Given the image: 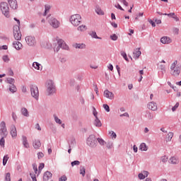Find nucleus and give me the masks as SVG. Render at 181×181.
I'll return each mask as SVG.
<instances>
[{
  "label": "nucleus",
  "mask_w": 181,
  "mask_h": 181,
  "mask_svg": "<svg viewBox=\"0 0 181 181\" xmlns=\"http://www.w3.org/2000/svg\"><path fill=\"white\" fill-rule=\"evenodd\" d=\"M46 88L48 95H52L56 93V84L52 80H48L46 82Z\"/></svg>",
  "instance_id": "1"
},
{
  "label": "nucleus",
  "mask_w": 181,
  "mask_h": 181,
  "mask_svg": "<svg viewBox=\"0 0 181 181\" xmlns=\"http://www.w3.org/2000/svg\"><path fill=\"white\" fill-rule=\"evenodd\" d=\"M47 21L48 23L54 29H57L60 26V22L56 19V18L49 15L47 17Z\"/></svg>",
  "instance_id": "2"
},
{
  "label": "nucleus",
  "mask_w": 181,
  "mask_h": 181,
  "mask_svg": "<svg viewBox=\"0 0 181 181\" xmlns=\"http://www.w3.org/2000/svg\"><path fill=\"white\" fill-rule=\"evenodd\" d=\"M69 21L73 26H78L81 23V16L80 14H74L70 17Z\"/></svg>",
  "instance_id": "3"
},
{
  "label": "nucleus",
  "mask_w": 181,
  "mask_h": 181,
  "mask_svg": "<svg viewBox=\"0 0 181 181\" xmlns=\"http://www.w3.org/2000/svg\"><path fill=\"white\" fill-rule=\"evenodd\" d=\"M88 146L90 148H95L97 146V139L94 134H90L86 141Z\"/></svg>",
  "instance_id": "4"
},
{
  "label": "nucleus",
  "mask_w": 181,
  "mask_h": 181,
  "mask_svg": "<svg viewBox=\"0 0 181 181\" xmlns=\"http://www.w3.org/2000/svg\"><path fill=\"white\" fill-rule=\"evenodd\" d=\"M0 9H1L3 15H4V16H6V18H9V16H10L9 6L8 5V3H6V2L0 3Z\"/></svg>",
  "instance_id": "5"
},
{
  "label": "nucleus",
  "mask_w": 181,
  "mask_h": 181,
  "mask_svg": "<svg viewBox=\"0 0 181 181\" xmlns=\"http://www.w3.org/2000/svg\"><path fill=\"white\" fill-rule=\"evenodd\" d=\"M30 93L32 97L37 101V100H39V88L36 85L30 86Z\"/></svg>",
  "instance_id": "6"
},
{
  "label": "nucleus",
  "mask_w": 181,
  "mask_h": 181,
  "mask_svg": "<svg viewBox=\"0 0 181 181\" xmlns=\"http://www.w3.org/2000/svg\"><path fill=\"white\" fill-rule=\"evenodd\" d=\"M13 36L16 40H21L22 39V33H21V28L18 25L13 26Z\"/></svg>",
  "instance_id": "7"
},
{
  "label": "nucleus",
  "mask_w": 181,
  "mask_h": 181,
  "mask_svg": "<svg viewBox=\"0 0 181 181\" xmlns=\"http://www.w3.org/2000/svg\"><path fill=\"white\" fill-rule=\"evenodd\" d=\"M25 42L28 46H35L36 45V38L32 35L27 36L25 37Z\"/></svg>",
  "instance_id": "8"
},
{
  "label": "nucleus",
  "mask_w": 181,
  "mask_h": 181,
  "mask_svg": "<svg viewBox=\"0 0 181 181\" xmlns=\"http://www.w3.org/2000/svg\"><path fill=\"white\" fill-rule=\"evenodd\" d=\"M0 132H1V135H4V136L8 135L6 124L4 121L0 123Z\"/></svg>",
  "instance_id": "9"
},
{
  "label": "nucleus",
  "mask_w": 181,
  "mask_h": 181,
  "mask_svg": "<svg viewBox=\"0 0 181 181\" xmlns=\"http://www.w3.org/2000/svg\"><path fill=\"white\" fill-rule=\"evenodd\" d=\"M104 97L105 98H108V100H114L115 95L112 93V92L105 90L103 93Z\"/></svg>",
  "instance_id": "10"
},
{
  "label": "nucleus",
  "mask_w": 181,
  "mask_h": 181,
  "mask_svg": "<svg viewBox=\"0 0 181 181\" xmlns=\"http://www.w3.org/2000/svg\"><path fill=\"white\" fill-rule=\"evenodd\" d=\"M58 46L61 47V49H63L64 50H69V46L66 45V42L64 40L60 39L57 41Z\"/></svg>",
  "instance_id": "11"
},
{
  "label": "nucleus",
  "mask_w": 181,
  "mask_h": 181,
  "mask_svg": "<svg viewBox=\"0 0 181 181\" xmlns=\"http://www.w3.org/2000/svg\"><path fill=\"white\" fill-rule=\"evenodd\" d=\"M147 107L151 111H158V105L153 101L148 103Z\"/></svg>",
  "instance_id": "12"
},
{
  "label": "nucleus",
  "mask_w": 181,
  "mask_h": 181,
  "mask_svg": "<svg viewBox=\"0 0 181 181\" xmlns=\"http://www.w3.org/2000/svg\"><path fill=\"white\" fill-rule=\"evenodd\" d=\"M180 66H177L175 69H173V71H170L171 76H173L174 77H178L179 74H180Z\"/></svg>",
  "instance_id": "13"
},
{
  "label": "nucleus",
  "mask_w": 181,
  "mask_h": 181,
  "mask_svg": "<svg viewBox=\"0 0 181 181\" xmlns=\"http://www.w3.org/2000/svg\"><path fill=\"white\" fill-rule=\"evenodd\" d=\"M8 5L11 9H18V1L16 0H7Z\"/></svg>",
  "instance_id": "14"
},
{
  "label": "nucleus",
  "mask_w": 181,
  "mask_h": 181,
  "mask_svg": "<svg viewBox=\"0 0 181 181\" xmlns=\"http://www.w3.org/2000/svg\"><path fill=\"white\" fill-rule=\"evenodd\" d=\"M10 134H11L12 138H16V136H18V132L16 131V127L14 124L11 126Z\"/></svg>",
  "instance_id": "15"
},
{
  "label": "nucleus",
  "mask_w": 181,
  "mask_h": 181,
  "mask_svg": "<svg viewBox=\"0 0 181 181\" xmlns=\"http://www.w3.org/2000/svg\"><path fill=\"white\" fill-rule=\"evenodd\" d=\"M72 47H74V49H86V45L84 43H74L72 45Z\"/></svg>",
  "instance_id": "16"
},
{
  "label": "nucleus",
  "mask_w": 181,
  "mask_h": 181,
  "mask_svg": "<svg viewBox=\"0 0 181 181\" xmlns=\"http://www.w3.org/2000/svg\"><path fill=\"white\" fill-rule=\"evenodd\" d=\"M13 47H15L16 50H22V47H23V45L19 41H14L13 42Z\"/></svg>",
  "instance_id": "17"
},
{
  "label": "nucleus",
  "mask_w": 181,
  "mask_h": 181,
  "mask_svg": "<svg viewBox=\"0 0 181 181\" xmlns=\"http://www.w3.org/2000/svg\"><path fill=\"white\" fill-rule=\"evenodd\" d=\"M22 142L23 146L25 147L27 149H29V148H30L29 142L28 141V137H26L25 136H22Z\"/></svg>",
  "instance_id": "18"
},
{
  "label": "nucleus",
  "mask_w": 181,
  "mask_h": 181,
  "mask_svg": "<svg viewBox=\"0 0 181 181\" xmlns=\"http://www.w3.org/2000/svg\"><path fill=\"white\" fill-rule=\"evenodd\" d=\"M160 42L163 43V45H169V43H172V40L169 37H162Z\"/></svg>",
  "instance_id": "19"
},
{
  "label": "nucleus",
  "mask_w": 181,
  "mask_h": 181,
  "mask_svg": "<svg viewBox=\"0 0 181 181\" xmlns=\"http://www.w3.org/2000/svg\"><path fill=\"white\" fill-rule=\"evenodd\" d=\"M52 176V173L46 171L43 175V181H48Z\"/></svg>",
  "instance_id": "20"
},
{
  "label": "nucleus",
  "mask_w": 181,
  "mask_h": 181,
  "mask_svg": "<svg viewBox=\"0 0 181 181\" xmlns=\"http://www.w3.org/2000/svg\"><path fill=\"white\" fill-rule=\"evenodd\" d=\"M33 146L35 149H39L40 146H42V143H40V140H34L33 142Z\"/></svg>",
  "instance_id": "21"
},
{
  "label": "nucleus",
  "mask_w": 181,
  "mask_h": 181,
  "mask_svg": "<svg viewBox=\"0 0 181 181\" xmlns=\"http://www.w3.org/2000/svg\"><path fill=\"white\" fill-rule=\"evenodd\" d=\"M142 54L139 48H136L134 52V59H139V56Z\"/></svg>",
  "instance_id": "22"
},
{
  "label": "nucleus",
  "mask_w": 181,
  "mask_h": 181,
  "mask_svg": "<svg viewBox=\"0 0 181 181\" xmlns=\"http://www.w3.org/2000/svg\"><path fill=\"white\" fill-rule=\"evenodd\" d=\"M139 151H141V152H146L148 151V146H146V144L141 143L139 147Z\"/></svg>",
  "instance_id": "23"
},
{
  "label": "nucleus",
  "mask_w": 181,
  "mask_h": 181,
  "mask_svg": "<svg viewBox=\"0 0 181 181\" xmlns=\"http://www.w3.org/2000/svg\"><path fill=\"white\" fill-rule=\"evenodd\" d=\"M95 11L98 15H101V16L104 15V12L101 9V7L100 6H96Z\"/></svg>",
  "instance_id": "24"
},
{
  "label": "nucleus",
  "mask_w": 181,
  "mask_h": 181,
  "mask_svg": "<svg viewBox=\"0 0 181 181\" xmlns=\"http://www.w3.org/2000/svg\"><path fill=\"white\" fill-rule=\"evenodd\" d=\"M172 138H173V132H169L165 136L166 142H170Z\"/></svg>",
  "instance_id": "25"
},
{
  "label": "nucleus",
  "mask_w": 181,
  "mask_h": 181,
  "mask_svg": "<svg viewBox=\"0 0 181 181\" xmlns=\"http://www.w3.org/2000/svg\"><path fill=\"white\" fill-rule=\"evenodd\" d=\"M53 117H54V122H56V124H58L59 125H62V119H60L59 118V117H57V115L54 114Z\"/></svg>",
  "instance_id": "26"
},
{
  "label": "nucleus",
  "mask_w": 181,
  "mask_h": 181,
  "mask_svg": "<svg viewBox=\"0 0 181 181\" xmlns=\"http://www.w3.org/2000/svg\"><path fill=\"white\" fill-rule=\"evenodd\" d=\"M8 90L13 94L16 93V91H18V88H16V86L13 84H11V85L9 86V89Z\"/></svg>",
  "instance_id": "27"
},
{
  "label": "nucleus",
  "mask_w": 181,
  "mask_h": 181,
  "mask_svg": "<svg viewBox=\"0 0 181 181\" xmlns=\"http://www.w3.org/2000/svg\"><path fill=\"white\" fill-rule=\"evenodd\" d=\"M21 113L24 117H29V112L26 107L21 108Z\"/></svg>",
  "instance_id": "28"
},
{
  "label": "nucleus",
  "mask_w": 181,
  "mask_h": 181,
  "mask_svg": "<svg viewBox=\"0 0 181 181\" xmlns=\"http://www.w3.org/2000/svg\"><path fill=\"white\" fill-rule=\"evenodd\" d=\"M94 125L95 127H98V128H100V127H102L103 124H101V121L98 119V117H96L95 122H94Z\"/></svg>",
  "instance_id": "29"
},
{
  "label": "nucleus",
  "mask_w": 181,
  "mask_h": 181,
  "mask_svg": "<svg viewBox=\"0 0 181 181\" xmlns=\"http://www.w3.org/2000/svg\"><path fill=\"white\" fill-rule=\"evenodd\" d=\"M69 148H71V146H74L76 145V139L74 138L71 139L70 141L68 142Z\"/></svg>",
  "instance_id": "30"
},
{
  "label": "nucleus",
  "mask_w": 181,
  "mask_h": 181,
  "mask_svg": "<svg viewBox=\"0 0 181 181\" xmlns=\"http://www.w3.org/2000/svg\"><path fill=\"white\" fill-rule=\"evenodd\" d=\"M87 29V26L84 25H81L78 27L77 30H80V32H86V30Z\"/></svg>",
  "instance_id": "31"
},
{
  "label": "nucleus",
  "mask_w": 181,
  "mask_h": 181,
  "mask_svg": "<svg viewBox=\"0 0 181 181\" xmlns=\"http://www.w3.org/2000/svg\"><path fill=\"white\" fill-rule=\"evenodd\" d=\"M97 141H98V144H100V145H101V146H104V145H105L107 144V142H105V141H104V139H103L101 138H98Z\"/></svg>",
  "instance_id": "32"
},
{
  "label": "nucleus",
  "mask_w": 181,
  "mask_h": 181,
  "mask_svg": "<svg viewBox=\"0 0 181 181\" xmlns=\"http://www.w3.org/2000/svg\"><path fill=\"white\" fill-rule=\"evenodd\" d=\"M33 67H34L35 70H40V64H39L38 62H33Z\"/></svg>",
  "instance_id": "33"
},
{
  "label": "nucleus",
  "mask_w": 181,
  "mask_h": 181,
  "mask_svg": "<svg viewBox=\"0 0 181 181\" xmlns=\"http://www.w3.org/2000/svg\"><path fill=\"white\" fill-rule=\"evenodd\" d=\"M45 10L43 16H46V15H47L48 12L50 11V6L47 4L45 6Z\"/></svg>",
  "instance_id": "34"
},
{
  "label": "nucleus",
  "mask_w": 181,
  "mask_h": 181,
  "mask_svg": "<svg viewBox=\"0 0 181 181\" xmlns=\"http://www.w3.org/2000/svg\"><path fill=\"white\" fill-rule=\"evenodd\" d=\"M177 61H175L170 66V70L171 71L173 70H175L176 69V67H177Z\"/></svg>",
  "instance_id": "35"
},
{
  "label": "nucleus",
  "mask_w": 181,
  "mask_h": 181,
  "mask_svg": "<svg viewBox=\"0 0 181 181\" xmlns=\"http://www.w3.org/2000/svg\"><path fill=\"white\" fill-rule=\"evenodd\" d=\"M80 175H82L83 177L86 176V168L83 166L80 168Z\"/></svg>",
  "instance_id": "36"
},
{
  "label": "nucleus",
  "mask_w": 181,
  "mask_h": 181,
  "mask_svg": "<svg viewBox=\"0 0 181 181\" xmlns=\"http://www.w3.org/2000/svg\"><path fill=\"white\" fill-rule=\"evenodd\" d=\"M9 159V157L8 156V155H6L4 156L3 158V165L4 166H5L6 165V163H8V160Z\"/></svg>",
  "instance_id": "37"
},
{
  "label": "nucleus",
  "mask_w": 181,
  "mask_h": 181,
  "mask_svg": "<svg viewBox=\"0 0 181 181\" xmlns=\"http://www.w3.org/2000/svg\"><path fill=\"white\" fill-rule=\"evenodd\" d=\"M112 146H114V144L112 142L109 141L106 143V148H107V149H111Z\"/></svg>",
  "instance_id": "38"
},
{
  "label": "nucleus",
  "mask_w": 181,
  "mask_h": 181,
  "mask_svg": "<svg viewBox=\"0 0 181 181\" xmlns=\"http://www.w3.org/2000/svg\"><path fill=\"white\" fill-rule=\"evenodd\" d=\"M109 134H110V136H111L112 139H117V134H115L114 132V131L110 132Z\"/></svg>",
  "instance_id": "39"
},
{
  "label": "nucleus",
  "mask_w": 181,
  "mask_h": 181,
  "mask_svg": "<svg viewBox=\"0 0 181 181\" xmlns=\"http://www.w3.org/2000/svg\"><path fill=\"white\" fill-rule=\"evenodd\" d=\"M90 35L92 37H94L95 39H98V36H97V33H95V31L90 32Z\"/></svg>",
  "instance_id": "40"
},
{
  "label": "nucleus",
  "mask_w": 181,
  "mask_h": 181,
  "mask_svg": "<svg viewBox=\"0 0 181 181\" xmlns=\"http://www.w3.org/2000/svg\"><path fill=\"white\" fill-rule=\"evenodd\" d=\"M170 160L173 165H176V163H177V159H176L175 157H171Z\"/></svg>",
  "instance_id": "41"
},
{
  "label": "nucleus",
  "mask_w": 181,
  "mask_h": 181,
  "mask_svg": "<svg viewBox=\"0 0 181 181\" xmlns=\"http://www.w3.org/2000/svg\"><path fill=\"white\" fill-rule=\"evenodd\" d=\"M121 56H122L126 62H128V57L127 56V53L125 52H121Z\"/></svg>",
  "instance_id": "42"
},
{
  "label": "nucleus",
  "mask_w": 181,
  "mask_h": 181,
  "mask_svg": "<svg viewBox=\"0 0 181 181\" xmlns=\"http://www.w3.org/2000/svg\"><path fill=\"white\" fill-rule=\"evenodd\" d=\"M7 82L8 83V84H11V86H12V84H13V83H15V79H13L12 78H8Z\"/></svg>",
  "instance_id": "43"
},
{
  "label": "nucleus",
  "mask_w": 181,
  "mask_h": 181,
  "mask_svg": "<svg viewBox=\"0 0 181 181\" xmlns=\"http://www.w3.org/2000/svg\"><path fill=\"white\" fill-rule=\"evenodd\" d=\"M5 181H11V173H7L5 176Z\"/></svg>",
  "instance_id": "44"
},
{
  "label": "nucleus",
  "mask_w": 181,
  "mask_h": 181,
  "mask_svg": "<svg viewBox=\"0 0 181 181\" xmlns=\"http://www.w3.org/2000/svg\"><path fill=\"white\" fill-rule=\"evenodd\" d=\"M148 119H153L155 118V115H153V113L149 112L147 116Z\"/></svg>",
  "instance_id": "45"
},
{
  "label": "nucleus",
  "mask_w": 181,
  "mask_h": 181,
  "mask_svg": "<svg viewBox=\"0 0 181 181\" xmlns=\"http://www.w3.org/2000/svg\"><path fill=\"white\" fill-rule=\"evenodd\" d=\"M0 146H5V139L4 137L0 139Z\"/></svg>",
  "instance_id": "46"
},
{
  "label": "nucleus",
  "mask_w": 181,
  "mask_h": 181,
  "mask_svg": "<svg viewBox=\"0 0 181 181\" xmlns=\"http://www.w3.org/2000/svg\"><path fill=\"white\" fill-rule=\"evenodd\" d=\"M45 168V163H40L39 167H38V174L42 171V169Z\"/></svg>",
  "instance_id": "47"
},
{
  "label": "nucleus",
  "mask_w": 181,
  "mask_h": 181,
  "mask_svg": "<svg viewBox=\"0 0 181 181\" xmlns=\"http://www.w3.org/2000/svg\"><path fill=\"white\" fill-rule=\"evenodd\" d=\"M33 170L35 172V175H37V165H36V164H33Z\"/></svg>",
  "instance_id": "48"
},
{
  "label": "nucleus",
  "mask_w": 181,
  "mask_h": 181,
  "mask_svg": "<svg viewBox=\"0 0 181 181\" xmlns=\"http://www.w3.org/2000/svg\"><path fill=\"white\" fill-rule=\"evenodd\" d=\"M103 108L107 111V112H110V106L108 105L104 104Z\"/></svg>",
  "instance_id": "49"
},
{
  "label": "nucleus",
  "mask_w": 181,
  "mask_h": 181,
  "mask_svg": "<svg viewBox=\"0 0 181 181\" xmlns=\"http://www.w3.org/2000/svg\"><path fill=\"white\" fill-rule=\"evenodd\" d=\"M2 59L5 63H8V62H9V57H8V55L3 56Z\"/></svg>",
  "instance_id": "50"
},
{
  "label": "nucleus",
  "mask_w": 181,
  "mask_h": 181,
  "mask_svg": "<svg viewBox=\"0 0 181 181\" xmlns=\"http://www.w3.org/2000/svg\"><path fill=\"white\" fill-rule=\"evenodd\" d=\"M80 165V161L78 160H74L71 162V166H76Z\"/></svg>",
  "instance_id": "51"
},
{
  "label": "nucleus",
  "mask_w": 181,
  "mask_h": 181,
  "mask_svg": "<svg viewBox=\"0 0 181 181\" xmlns=\"http://www.w3.org/2000/svg\"><path fill=\"white\" fill-rule=\"evenodd\" d=\"M30 176L33 181H37V179H36V175H33L32 173H30Z\"/></svg>",
  "instance_id": "52"
},
{
  "label": "nucleus",
  "mask_w": 181,
  "mask_h": 181,
  "mask_svg": "<svg viewBox=\"0 0 181 181\" xmlns=\"http://www.w3.org/2000/svg\"><path fill=\"white\" fill-rule=\"evenodd\" d=\"M43 156H45V154L42 152H39L37 153V158L38 159H42V158H43Z\"/></svg>",
  "instance_id": "53"
},
{
  "label": "nucleus",
  "mask_w": 181,
  "mask_h": 181,
  "mask_svg": "<svg viewBox=\"0 0 181 181\" xmlns=\"http://www.w3.org/2000/svg\"><path fill=\"white\" fill-rule=\"evenodd\" d=\"M110 39L112 40H117V39H118V36H117V35L114 34L112 35H110Z\"/></svg>",
  "instance_id": "54"
},
{
  "label": "nucleus",
  "mask_w": 181,
  "mask_h": 181,
  "mask_svg": "<svg viewBox=\"0 0 181 181\" xmlns=\"http://www.w3.org/2000/svg\"><path fill=\"white\" fill-rule=\"evenodd\" d=\"M35 129H37V131H42V127H40V125L39 123H37L35 126Z\"/></svg>",
  "instance_id": "55"
},
{
  "label": "nucleus",
  "mask_w": 181,
  "mask_h": 181,
  "mask_svg": "<svg viewBox=\"0 0 181 181\" xmlns=\"http://www.w3.org/2000/svg\"><path fill=\"white\" fill-rule=\"evenodd\" d=\"M178 107H179V103H177L175 105V106L172 107V111H173V112H175V110L176 109H177Z\"/></svg>",
  "instance_id": "56"
},
{
  "label": "nucleus",
  "mask_w": 181,
  "mask_h": 181,
  "mask_svg": "<svg viewBox=\"0 0 181 181\" xmlns=\"http://www.w3.org/2000/svg\"><path fill=\"white\" fill-rule=\"evenodd\" d=\"M159 69H160V70H162V73H163V72L165 71V65H163V64L160 65Z\"/></svg>",
  "instance_id": "57"
},
{
  "label": "nucleus",
  "mask_w": 181,
  "mask_h": 181,
  "mask_svg": "<svg viewBox=\"0 0 181 181\" xmlns=\"http://www.w3.org/2000/svg\"><path fill=\"white\" fill-rule=\"evenodd\" d=\"M119 2H121L122 4H123V5H124V6H128V3L127 2V0H119Z\"/></svg>",
  "instance_id": "58"
},
{
  "label": "nucleus",
  "mask_w": 181,
  "mask_h": 181,
  "mask_svg": "<svg viewBox=\"0 0 181 181\" xmlns=\"http://www.w3.org/2000/svg\"><path fill=\"white\" fill-rule=\"evenodd\" d=\"M165 16H170L171 18H173L175 16V13H164Z\"/></svg>",
  "instance_id": "59"
},
{
  "label": "nucleus",
  "mask_w": 181,
  "mask_h": 181,
  "mask_svg": "<svg viewBox=\"0 0 181 181\" xmlns=\"http://www.w3.org/2000/svg\"><path fill=\"white\" fill-rule=\"evenodd\" d=\"M59 181H67V177L66 175H63L59 178Z\"/></svg>",
  "instance_id": "60"
},
{
  "label": "nucleus",
  "mask_w": 181,
  "mask_h": 181,
  "mask_svg": "<svg viewBox=\"0 0 181 181\" xmlns=\"http://www.w3.org/2000/svg\"><path fill=\"white\" fill-rule=\"evenodd\" d=\"M161 161L165 163V162H168V158H166V156L161 157Z\"/></svg>",
  "instance_id": "61"
},
{
  "label": "nucleus",
  "mask_w": 181,
  "mask_h": 181,
  "mask_svg": "<svg viewBox=\"0 0 181 181\" xmlns=\"http://www.w3.org/2000/svg\"><path fill=\"white\" fill-rule=\"evenodd\" d=\"M139 178H140L141 180H144V179H145V175L142 173H139Z\"/></svg>",
  "instance_id": "62"
},
{
  "label": "nucleus",
  "mask_w": 181,
  "mask_h": 181,
  "mask_svg": "<svg viewBox=\"0 0 181 181\" xmlns=\"http://www.w3.org/2000/svg\"><path fill=\"white\" fill-rule=\"evenodd\" d=\"M133 150L135 153H136V152H138V147L136 146V145L133 146Z\"/></svg>",
  "instance_id": "63"
},
{
  "label": "nucleus",
  "mask_w": 181,
  "mask_h": 181,
  "mask_svg": "<svg viewBox=\"0 0 181 181\" xmlns=\"http://www.w3.org/2000/svg\"><path fill=\"white\" fill-rule=\"evenodd\" d=\"M119 117H129V115L128 114V112H124V114L120 115Z\"/></svg>",
  "instance_id": "64"
}]
</instances>
